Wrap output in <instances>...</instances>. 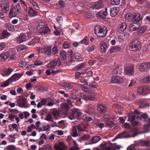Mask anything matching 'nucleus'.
<instances>
[{"mask_svg":"<svg viewBox=\"0 0 150 150\" xmlns=\"http://www.w3.org/2000/svg\"><path fill=\"white\" fill-rule=\"evenodd\" d=\"M94 30L95 34L98 37L100 38L105 37L108 31L106 27H102L99 25L96 26L94 28Z\"/></svg>","mask_w":150,"mask_h":150,"instance_id":"nucleus-1","label":"nucleus"},{"mask_svg":"<svg viewBox=\"0 0 150 150\" xmlns=\"http://www.w3.org/2000/svg\"><path fill=\"white\" fill-rule=\"evenodd\" d=\"M125 18L126 20L136 22L137 23L140 22L142 19L140 14L136 13L127 14L125 16Z\"/></svg>","mask_w":150,"mask_h":150,"instance_id":"nucleus-2","label":"nucleus"},{"mask_svg":"<svg viewBox=\"0 0 150 150\" xmlns=\"http://www.w3.org/2000/svg\"><path fill=\"white\" fill-rule=\"evenodd\" d=\"M141 42L137 39L132 40L130 44V50L132 51H139L141 49Z\"/></svg>","mask_w":150,"mask_h":150,"instance_id":"nucleus-3","label":"nucleus"},{"mask_svg":"<svg viewBox=\"0 0 150 150\" xmlns=\"http://www.w3.org/2000/svg\"><path fill=\"white\" fill-rule=\"evenodd\" d=\"M83 114L79 112V110L78 109H73L70 112L68 115L69 119L72 120L74 119H80Z\"/></svg>","mask_w":150,"mask_h":150,"instance_id":"nucleus-4","label":"nucleus"},{"mask_svg":"<svg viewBox=\"0 0 150 150\" xmlns=\"http://www.w3.org/2000/svg\"><path fill=\"white\" fill-rule=\"evenodd\" d=\"M21 76L22 75L21 74H15L7 80L4 83L2 84V86L3 87H5L8 86L10 83L18 80Z\"/></svg>","mask_w":150,"mask_h":150,"instance_id":"nucleus-5","label":"nucleus"},{"mask_svg":"<svg viewBox=\"0 0 150 150\" xmlns=\"http://www.w3.org/2000/svg\"><path fill=\"white\" fill-rule=\"evenodd\" d=\"M74 142V146L70 148L69 150H79L77 144L75 142ZM64 145L63 143H61L59 145H56L54 146L55 150H64Z\"/></svg>","mask_w":150,"mask_h":150,"instance_id":"nucleus-6","label":"nucleus"},{"mask_svg":"<svg viewBox=\"0 0 150 150\" xmlns=\"http://www.w3.org/2000/svg\"><path fill=\"white\" fill-rule=\"evenodd\" d=\"M1 10L4 13H7L9 9V1H6L0 4Z\"/></svg>","mask_w":150,"mask_h":150,"instance_id":"nucleus-7","label":"nucleus"},{"mask_svg":"<svg viewBox=\"0 0 150 150\" xmlns=\"http://www.w3.org/2000/svg\"><path fill=\"white\" fill-rule=\"evenodd\" d=\"M150 69V62H145L140 64L139 67L140 71L143 72L147 71Z\"/></svg>","mask_w":150,"mask_h":150,"instance_id":"nucleus-8","label":"nucleus"},{"mask_svg":"<svg viewBox=\"0 0 150 150\" xmlns=\"http://www.w3.org/2000/svg\"><path fill=\"white\" fill-rule=\"evenodd\" d=\"M73 101H72L71 98L67 99V100L66 103H61L62 105V107L65 111V113H67L69 111L70 108L69 106H72V103Z\"/></svg>","mask_w":150,"mask_h":150,"instance_id":"nucleus-9","label":"nucleus"},{"mask_svg":"<svg viewBox=\"0 0 150 150\" xmlns=\"http://www.w3.org/2000/svg\"><path fill=\"white\" fill-rule=\"evenodd\" d=\"M128 120L130 121H132V126L134 127L138 125L139 122L138 121H134L135 119V116L133 113H129L128 115Z\"/></svg>","mask_w":150,"mask_h":150,"instance_id":"nucleus-10","label":"nucleus"},{"mask_svg":"<svg viewBox=\"0 0 150 150\" xmlns=\"http://www.w3.org/2000/svg\"><path fill=\"white\" fill-rule=\"evenodd\" d=\"M124 71L127 75H131L134 72L133 66L131 64H129L125 66Z\"/></svg>","mask_w":150,"mask_h":150,"instance_id":"nucleus-11","label":"nucleus"},{"mask_svg":"<svg viewBox=\"0 0 150 150\" xmlns=\"http://www.w3.org/2000/svg\"><path fill=\"white\" fill-rule=\"evenodd\" d=\"M61 64V62L60 60L58 59L56 61H53L47 64V66L49 68H51L52 69H54L57 66H59Z\"/></svg>","mask_w":150,"mask_h":150,"instance_id":"nucleus-12","label":"nucleus"},{"mask_svg":"<svg viewBox=\"0 0 150 150\" xmlns=\"http://www.w3.org/2000/svg\"><path fill=\"white\" fill-rule=\"evenodd\" d=\"M38 30H39L38 32H39L41 35L49 34L51 32V30L47 25H46L45 27H43L40 29H38Z\"/></svg>","mask_w":150,"mask_h":150,"instance_id":"nucleus-13","label":"nucleus"},{"mask_svg":"<svg viewBox=\"0 0 150 150\" xmlns=\"http://www.w3.org/2000/svg\"><path fill=\"white\" fill-rule=\"evenodd\" d=\"M119 138H127L131 137L128 131H125L119 134L117 136Z\"/></svg>","mask_w":150,"mask_h":150,"instance_id":"nucleus-14","label":"nucleus"},{"mask_svg":"<svg viewBox=\"0 0 150 150\" xmlns=\"http://www.w3.org/2000/svg\"><path fill=\"white\" fill-rule=\"evenodd\" d=\"M124 81L123 78L121 77L115 76L112 77L111 82L112 83H123Z\"/></svg>","mask_w":150,"mask_h":150,"instance_id":"nucleus-15","label":"nucleus"},{"mask_svg":"<svg viewBox=\"0 0 150 150\" xmlns=\"http://www.w3.org/2000/svg\"><path fill=\"white\" fill-rule=\"evenodd\" d=\"M137 91L138 93L142 95H145L148 93L147 88L145 86L138 87L137 88Z\"/></svg>","mask_w":150,"mask_h":150,"instance_id":"nucleus-16","label":"nucleus"},{"mask_svg":"<svg viewBox=\"0 0 150 150\" xmlns=\"http://www.w3.org/2000/svg\"><path fill=\"white\" fill-rule=\"evenodd\" d=\"M140 24L139 23H131L129 26L130 30L134 31L137 30L139 28Z\"/></svg>","mask_w":150,"mask_h":150,"instance_id":"nucleus-17","label":"nucleus"},{"mask_svg":"<svg viewBox=\"0 0 150 150\" xmlns=\"http://www.w3.org/2000/svg\"><path fill=\"white\" fill-rule=\"evenodd\" d=\"M28 14L30 17H34L37 15L38 13L33 8L29 6Z\"/></svg>","mask_w":150,"mask_h":150,"instance_id":"nucleus-18","label":"nucleus"},{"mask_svg":"<svg viewBox=\"0 0 150 150\" xmlns=\"http://www.w3.org/2000/svg\"><path fill=\"white\" fill-rule=\"evenodd\" d=\"M103 6V0H99L93 5V7L96 9H99L102 8Z\"/></svg>","mask_w":150,"mask_h":150,"instance_id":"nucleus-19","label":"nucleus"},{"mask_svg":"<svg viewBox=\"0 0 150 150\" xmlns=\"http://www.w3.org/2000/svg\"><path fill=\"white\" fill-rule=\"evenodd\" d=\"M26 40V36L23 33L21 34L17 39V42L20 43Z\"/></svg>","mask_w":150,"mask_h":150,"instance_id":"nucleus-20","label":"nucleus"},{"mask_svg":"<svg viewBox=\"0 0 150 150\" xmlns=\"http://www.w3.org/2000/svg\"><path fill=\"white\" fill-rule=\"evenodd\" d=\"M119 11V8L116 7L112 8L110 11V14L111 16L112 17L115 16L117 14Z\"/></svg>","mask_w":150,"mask_h":150,"instance_id":"nucleus-21","label":"nucleus"},{"mask_svg":"<svg viewBox=\"0 0 150 150\" xmlns=\"http://www.w3.org/2000/svg\"><path fill=\"white\" fill-rule=\"evenodd\" d=\"M95 112V106L93 105H88V109L86 112L89 115Z\"/></svg>","mask_w":150,"mask_h":150,"instance_id":"nucleus-22","label":"nucleus"},{"mask_svg":"<svg viewBox=\"0 0 150 150\" xmlns=\"http://www.w3.org/2000/svg\"><path fill=\"white\" fill-rule=\"evenodd\" d=\"M59 55L63 62H65L67 59V54L64 50H61L59 52Z\"/></svg>","mask_w":150,"mask_h":150,"instance_id":"nucleus-23","label":"nucleus"},{"mask_svg":"<svg viewBox=\"0 0 150 150\" xmlns=\"http://www.w3.org/2000/svg\"><path fill=\"white\" fill-rule=\"evenodd\" d=\"M127 25L125 23H122L117 30V31L121 33L123 32L127 28Z\"/></svg>","mask_w":150,"mask_h":150,"instance_id":"nucleus-24","label":"nucleus"},{"mask_svg":"<svg viewBox=\"0 0 150 150\" xmlns=\"http://www.w3.org/2000/svg\"><path fill=\"white\" fill-rule=\"evenodd\" d=\"M138 145L141 146H150V141H140L138 143Z\"/></svg>","mask_w":150,"mask_h":150,"instance_id":"nucleus-25","label":"nucleus"},{"mask_svg":"<svg viewBox=\"0 0 150 150\" xmlns=\"http://www.w3.org/2000/svg\"><path fill=\"white\" fill-rule=\"evenodd\" d=\"M107 45L106 43L104 42H102L101 47H100V51L103 53H105L107 50Z\"/></svg>","mask_w":150,"mask_h":150,"instance_id":"nucleus-26","label":"nucleus"},{"mask_svg":"<svg viewBox=\"0 0 150 150\" xmlns=\"http://www.w3.org/2000/svg\"><path fill=\"white\" fill-rule=\"evenodd\" d=\"M120 50V47L119 46H116L111 48L109 52H110V53L111 54L114 52H119Z\"/></svg>","mask_w":150,"mask_h":150,"instance_id":"nucleus-27","label":"nucleus"},{"mask_svg":"<svg viewBox=\"0 0 150 150\" xmlns=\"http://www.w3.org/2000/svg\"><path fill=\"white\" fill-rule=\"evenodd\" d=\"M52 53V46H48L46 49L45 51V55L47 56L50 57Z\"/></svg>","mask_w":150,"mask_h":150,"instance_id":"nucleus-28","label":"nucleus"},{"mask_svg":"<svg viewBox=\"0 0 150 150\" xmlns=\"http://www.w3.org/2000/svg\"><path fill=\"white\" fill-rule=\"evenodd\" d=\"M26 99L24 98L20 99L18 100L19 103L20 105L19 106L20 107H24L26 104Z\"/></svg>","mask_w":150,"mask_h":150,"instance_id":"nucleus-29","label":"nucleus"},{"mask_svg":"<svg viewBox=\"0 0 150 150\" xmlns=\"http://www.w3.org/2000/svg\"><path fill=\"white\" fill-rule=\"evenodd\" d=\"M15 10H16L17 12L18 13H22L23 12V11L21 8L20 4L19 3H17L16 5L14 7Z\"/></svg>","mask_w":150,"mask_h":150,"instance_id":"nucleus-30","label":"nucleus"},{"mask_svg":"<svg viewBox=\"0 0 150 150\" xmlns=\"http://www.w3.org/2000/svg\"><path fill=\"white\" fill-rule=\"evenodd\" d=\"M106 108L105 106L102 105H99L98 108V110L101 114L105 112L106 111Z\"/></svg>","mask_w":150,"mask_h":150,"instance_id":"nucleus-31","label":"nucleus"},{"mask_svg":"<svg viewBox=\"0 0 150 150\" xmlns=\"http://www.w3.org/2000/svg\"><path fill=\"white\" fill-rule=\"evenodd\" d=\"M8 53L5 52L2 54L0 55V59L2 61H4L7 59L9 57Z\"/></svg>","mask_w":150,"mask_h":150,"instance_id":"nucleus-32","label":"nucleus"},{"mask_svg":"<svg viewBox=\"0 0 150 150\" xmlns=\"http://www.w3.org/2000/svg\"><path fill=\"white\" fill-rule=\"evenodd\" d=\"M82 89L84 92L88 93H93L94 92L93 89H91L90 88H87L85 86L82 87Z\"/></svg>","mask_w":150,"mask_h":150,"instance_id":"nucleus-33","label":"nucleus"},{"mask_svg":"<svg viewBox=\"0 0 150 150\" xmlns=\"http://www.w3.org/2000/svg\"><path fill=\"white\" fill-rule=\"evenodd\" d=\"M74 56V57L76 59H77L79 61H81L83 60V59L81 57V55L78 53H75Z\"/></svg>","mask_w":150,"mask_h":150,"instance_id":"nucleus-34","label":"nucleus"},{"mask_svg":"<svg viewBox=\"0 0 150 150\" xmlns=\"http://www.w3.org/2000/svg\"><path fill=\"white\" fill-rule=\"evenodd\" d=\"M13 71V70L11 68H8L5 69L4 70V74L6 76L9 75Z\"/></svg>","mask_w":150,"mask_h":150,"instance_id":"nucleus-35","label":"nucleus"},{"mask_svg":"<svg viewBox=\"0 0 150 150\" xmlns=\"http://www.w3.org/2000/svg\"><path fill=\"white\" fill-rule=\"evenodd\" d=\"M63 86L64 88L67 90L71 89L73 87V85L70 83L66 82L63 83Z\"/></svg>","mask_w":150,"mask_h":150,"instance_id":"nucleus-36","label":"nucleus"},{"mask_svg":"<svg viewBox=\"0 0 150 150\" xmlns=\"http://www.w3.org/2000/svg\"><path fill=\"white\" fill-rule=\"evenodd\" d=\"M129 33L127 32H125L119 35L120 37L122 38V40L126 41L129 37Z\"/></svg>","mask_w":150,"mask_h":150,"instance_id":"nucleus-37","label":"nucleus"},{"mask_svg":"<svg viewBox=\"0 0 150 150\" xmlns=\"http://www.w3.org/2000/svg\"><path fill=\"white\" fill-rule=\"evenodd\" d=\"M14 10L15 9L14 8H11L10 9L9 14V16L10 17H15L17 15L18 12H17V11L16 12Z\"/></svg>","mask_w":150,"mask_h":150,"instance_id":"nucleus-38","label":"nucleus"},{"mask_svg":"<svg viewBox=\"0 0 150 150\" xmlns=\"http://www.w3.org/2000/svg\"><path fill=\"white\" fill-rule=\"evenodd\" d=\"M6 26L9 31H13L15 30L14 26L13 24L8 23L6 24Z\"/></svg>","mask_w":150,"mask_h":150,"instance_id":"nucleus-39","label":"nucleus"},{"mask_svg":"<svg viewBox=\"0 0 150 150\" xmlns=\"http://www.w3.org/2000/svg\"><path fill=\"white\" fill-rule=\"evenodd\" d=\"M147 29L146 26H143L139 28V31L137 32V34L141 35L144 33Z\"/></svg>","mask_w":150,"mask_h":150,"instance_id":"nucleus-40","label":"nucleus"},{"mask_svg":"<svg viewBox=\"0 0 150 150\" xmlns=\"http://www.w3.org/2000/svg\"><path fill=\"white\" fill-rule=\"evenodd\" d=\"M85 66V64L84 63L79 64L75 67L74 68V70L75 71L79 70L84 68Z\"/></svg>","mask_w":150,"mask_h":150,"instance_id":"nucleus-41","label":"nucleus"},{"mask_svg":"<svg viewBox=\"0 0 150 150\" xmlns=\"http://www.w3.org/2000/svg\"><path fill=\"white\" fill-rule=\"evenodd\" d=\"M86 128V126L83 124H79L78 126V130L79 132L85 131Z\"/></svg>","mask_w":150,"mask_h":150,"instance_id":"nucleus-42","label":"nucleus"},{"mask_svg":"<svg viewBox=\"0 0 150 150\" xmlns=\"http://www.w3.org/2000/svg\"><path fill=\"white\" fill-rule=\"evenodd\" d=\"M100 140V138L99 136H95L92 137L91 140V142L92 144L97 143Z\"/></svg>","mask_w":150,"mask_h":150,"instance_id":"nucleus-43","label":"nucleus"},{"mask_svg":"<svg viewBox=\"0 0 150 150\" xmlns=\"http://www.w3.org/2000/svg\"><path fill=\"white\" fill-rule=\"evenodd\" d=\"M138 104L139 105L140 108H143L147 107L148 104L142 101H140L138 102Z\"/></svg>","mask_w":150,"mask_h":150,"instance_id":"nucleus-44","label":"nucleus"},{"mask_svg":"<svg viewBox=\"0 0 150 150\" xmlns=\"http://www.w3.org/2000/svg\"><path fill=\"white\" fill-rule=\"evenodd\" d=\"M114 125V123L112 121L108 120L106 122V127L112 128Z\"/></svg>","mask_w":150,"mask_h":150,"instance_id":"nucleus-45","label":"nucleus"},{"mask_svg":"<svg viewBox=\"0 0 150 150\" xmlns=\"http://www.w3.org/2000/svg\"><path fill=\"white\" fill-rule=\"evenodd\" d=\"M9 35V33L6 30H4L2 32L1 37L2 38H6Z\"/></svg>","mask_w":150,"mask_h":150,"instance_id":"nucleus-46","label":"nucleus"},{"mask_svg":"<svg viewBox=\"0 0 150 150\" xmlns=\"http://www.w3.org/2000/svg\"><path fill=\"white\" fill-rule=\"evenodd\" d=\"M59 50L57 47L56 45H54L52 48V52L53 55H55L57 54Z\"/></svg>","mask_w":150,"mask_h":150,"instance_id":"nucleus-47","label":"nucleus"},{"mask_svg":"<svg viewBox=\"0 0 150 150\" xmlns=\"http://www.w3.org/2000/svg\"><path fill=\"white\" fill-rule=\"evenodd\" d=\"M72 136L74 137H77L78 136V134L77 133L76 128L75 127H73L72 129Z\"/></svg>","mask_w":150,"mask_h":150,"instance_id":"nucleus-48","label":"nucleus"},{"mask_svg":"<svg viewBox=\"0 0 150 150\" xmlns=\"http://www.w3.org/2000/svg\"><path fill=\"white\" fill-rule=\"evenodd\" d=\"M46 101L45 99H43L41 101L38 103V108L42 107V105H45L46 104Z\"/></svg>","mask_w":150,"mask_h":150,"instance_id":"nucleus-49","label":"nucleus"},{"mask_svg":"<svg viewBox=\"0 0 150 150\" xmlns=\"http://www.w3.org/2000/svg\"><path fill=\"white\" fill-rule=\"evenodd\" d=\"M62 47L64 49L69 48L70 47V44L67 42H64L62 45Z\"/></svg>","mask_w":150,"mask_h":150,"instance_id":"nucleus-50","label":"nucleus"},{"mask_svg":"<svg viewBox=\"0 0 150 150\" xmlns=\"http://www.w3.org/2000/svg\"><path fill=\"white\" fill-rule=\"evenodd\" d=\"M116 149L115 146L113 144H112L111 146L106 147L104 148V150H115Z\"/></svg>","mask_w":150,"mask_h":150,"instance_id":"nucleus-51","label":"nucleus"},{"mask_svg":"<svg viewBox=\"0 0 150 150\" xmlns=\"http://www.w3.org/2000/svg\"><path fill=\"white\" fill-rule=\"evenodd\" d=\"M143 81L145 83H150V75L144 77L143 79Z\"/></svg>","mask_w":150,"mask_h":150,"instance_id":"nucleus-52","label":"nucleus"},{"mask_svg":"<svg viewBox=\"0 0 150 150\" xmlns=\"http://www.w3.org/2000/svg\"><path fill=\"white\" fill-rule=\"evenodd\" d=\"M111 4L112 5H117L120 2V0H110Z\"/></svg>","mask_w":150,"mask_h":150,"instance_id":"nucleus-53","label":"nucleus"},{"mask_svg":"<svg viewBox=\"0 0 150 150\" xmlns=\"http://www.w3.org/2000/svg\"><path fill=\"white\" fill-rule=\"evenodd\" d=\"M10 51H9L8 52V54H9V56H10V58L11 60H14L16 59V57L15 54V52H13L12 54H11L10 52Z\"/></svg>","mask_w":150,"mask_h":150,"instance_id":"nucleus-54","label":"nucleus"},{"mask_svg":"<svg viewBox=\"0 0 150 150\" xmlns=\"http://www.w3.org/2000/svg\"><path fill=\"white\" fill-rule=\"evenodd\" d=\"M52 118V115L50 114H49L46 115V117L45 119L48 121H53L51 120Z\"/></svg>","mask_w":150,"mask_h":150,"instance_id":"nucleus-55","label":"nucleus"},{"mask_svg":"<svg viewBox=\"0 0 150 150\" xmlns=\"http://www.w3.org/2000/svg\"><path fill=\"white\" fill-rule=\"evenodd\" d=\"M38 28H39V29L42 28L43 27H45L46 25H45L44 22L43 21H40L39 22L38 21Z\"/></svg>","mask_w":150,"mask_h":150,"instance_id":"nucleus-56","label":"nucleus"},{"mask_svg":"<svg viewBox=\"0 0 150 150\" xmlns=\"http://www.w3.org/2000/svg\"><path fill=\"white\" fill-rule=\"evenodd\" d=\"M97 16L98 17L101 18L103 19H105L106 17L103 15L102 11H99L97 13Z\"/></svg>","mask_w":150,"mask_h":150,"instance_id":"nucleus-57","label":"nucleus"},{"mask_svg":"<svg viewBox=\"0 0 150 150\" xmlns=\"http://www.w3.org/2000/svg\"><path fill=\"white\" fill-rule=\"evenodd\" d=\"M47 90V88L43 86H40L38 88V91H40L41 92H43Z\"/></svg>","mask_w":150,"mask_h":150,"instance_id":"nucleus-58","label":"nucleus"},{"mask_svg":"<svg viewBox=\"0 0 150 150\" xmlns=\"http://www.w3.org/2000/svg\"><path fill=\"white\" fill-rule=\"evenodd\" d=\"M7 150H16L15 146L13 145H9L7 146Z\"/></svg>","mask_w":150,"mask_h":150,"instance_id":"nucleus-59","label":"nucleus"},{"mask_svg":"<svg viewBox=\"0 0 150 150\" xmlns=\"http://www.w3.org/2000/svg\"><path fill=\"white\" fill-rule=\"evenodd\" d=\"M6 46V43L5 42H1L0 43V51L3 50Z\"/></svg>","mask_w":150,"mask_h":150,"instance_id":"nucleus-60","label":"nucleus"},{"mask_svg":"<svg viewBox=\"0 0 150 150\" xmlns=\"http://www.w3.org/2000/svg\"><path fill=\"white\" fill-rule=\"evenodd\" d=\"M62 20V17L61 16L58 17L56 18L57 21L59 24L61 23Z\"/></svg>","mask_w":150,"mask_h":150,"instance_id":"nucleus-61","label":"nucleus"},{"mask_svg":"<svg viewBox=\"0 0 150 150\" xmlns=\"http://www.w3.org/2000/svg\"><path fill=\"white\" fill-rule=\"evenodd\" d=\"M95 47V46L94 45L89 47L87 49V51L88 52H92L94 50Z\"/></svg>","mask_w":150,"mask_h":150,"instance_id":"nucleus-62","label":"nucleus"},{"mask_svg":"<svg viewBox=\"0 0 150 150\" xmlns=\"http://www.w3.org/2000/svg\"><path fill=\"white\" fill-rule=\"evenodd\" d=\"M26 62L24 59L20 63V66L22 67H24L26 64Z\"/></svg>","mask_w":150,"mask_h":150,"instance_id":"nucleus-63","label":"nucleus"},{"mask_svg":"<svg viewBox=\"0 0 150 150\" xmlns=\"http://www.w3.org/2000/svg\"><path fill=\"white\" fill-rule=\"evenodd\" d=\"M77 96L76 94L74 93H72L71 94L70 98L73 100H76L77 98Z\"/></svg>","mask_w":150,"mask_h":150,"instance_id":"nucleus-64","label":"nucleus"}]
</instances>
